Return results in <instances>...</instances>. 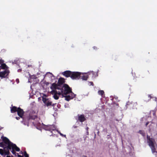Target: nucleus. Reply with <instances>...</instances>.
Returning <instances> with one entry per match:
<instances>
[{
  "label": "nucleus",
  "mask_w": 157,
  "mask_h": 157,
  "mask_svg": "<svg viewBox=\"0 0 157 157\" xmlns=\"http://www.w3.org/2000/svg\"><path fill=\"white\" fill-rule=\"evenodd\" d=\"M58 95H62L65 98V100L69 101L76 97V95L72 91V89L67 84H64V85L60 88L58 91Z\"/></svg>",
  "instance_id": "obj_1"
},
{
  "label": "nucleus",
  "mask_w": 157,
  "mask_h": 157,
  "mask_svg": "<svg viewBox=\"0 0 157 157\" xmlns=\"http://www.w3.org/2000/svg\"><path fill=\"white\" fill-rule=\"evenodd\" d=\"M1 138L2 139L3 143L7 145L6 148L9 149L10 150H12L11 151L13 154L16 153L15 151H20V148L15 144L11 142L7 137L2 136Z\"/></svg>",
  "instance_id": "obj_2"
},
{
  "label": "nucleus",
  "mask_w": 157,
  "mask_h": 157,
  "mask_svg": "<svg viewBox=\"0 0 157 157\" xmlns=\"http://www.w3.org/2000/svg\"><path fill=\"white\" fill-rule=\"evenodd\" d=\"M147 138L148 145L150 147L152 153L156 152L155 144L156 143L154 139L150 137V136L147 135Z\"/></svg>",
  "instance_id": "obj_3"
},
{
  "label": "nucleus",
  "mask_w": 157,
  "mask_h": 157,
  "mask_svg": "<svg viewBox=\"0 0 157 157\" xmlns=\"http://www.w3.org/2000/svg\"><path fill=\"white\" fill-rule=\"evenodd\" d=\"M71 78L72 79H79L80 78V72H72Z\"/></svg>",
  "instance_id": "obj_4"
},
{
  "label": "nucleus",
  "mask_w": 157,
  "mask_h": 157,
  "mask_svg": "<svg viewBox=\"0 0 157 157\" xmlns=\"http://www.w3.org/2000/svg\"><path fill=\"white\" fill-rule=\"evenodd\" d=\"M9 150V149L6 147L4 148V149H0V154L4 156L9 155L10 153Z\"/></svg>",
  "instance_id": "obj_5"
},
{
  "label": "nucleus",
  "mask_w": 157,
  "mask_h": 157,
  "mask_svg": "<svg viewBox=\"0 0 157 157\" xmlns=\"http://www.w3.org/2000/svg\"><path fill=\"white\" fill-rule=\"evenodd\" d=\"M75 119L77 121H80L82 122L86 120L84 114H78L77 116L76 117Z\"/></svg>",
  "instance_id": "obj_6"
},
{
  "label": "nucleus",
  "mask_w": 157,
  "mask_h": 157,
  "mask_svg": "<svg viewBox=\"0 0 157 157\" xmlns=\"http://www.w3.org/2000/svg\"><path fill=\"white\" fill-rule=\"evenodd\" d=\"M42 101L45 104V105L47 106L50 105L54 106V104H53L52 105V102L48 98H46L43 97L42 98Z\"/></svg>",
  "instance_id": "obj_7"
},
{
  "label": "nucleus",
  "mask_w": 157,
  "mask_h": 157,
  "mask_svg": "<svg viewBox=\"0 0 157 157\" xmlns=\"http://www.w3.org/2000/svg\"><path fill=\"white\" fill-rule=\"evenodd\" d=\"M65 79L64 78H59L58 80L57 84L59 86V88H61V87L63 86L64 84Z\"/></svg>",
  "instance_id": "obj_8"
},
{
  "label": "nucleus",
  "mask_w": 157,
  "mask_h": 157,
  "mask_svg": "<svg viewBox=\"0 0 157 157\" xmlns=\"http://www.w3.org/2000/svg\"><path fill=\"white\" fill-rule=\"evenodd\" d=\"M45 128L46 130L50 131L51 132H52V131H54L56 129V127L55 125H51L47 126Z\"/></svg>",
  "instance_id": "obj_9"
},
{
  "label": "nucleus",
  "mask_w": 157,
  "mask_h": 157,
  "mask_svg": "<svg viewBox=\"0 0 157 157\" xmlns=\"http://www.w3.org/2000/svg\"><path fill=\"white\" fill-rule=\"evenodd\" d=\"M51 93L52 95H53V98L56 100H57L59 99V97L58 95V92L56 90H52L51 92Z\"/></svg>",
  "instance_id": "obj_10"
},
{
  "label": "nucleus",
  "mask_w": 157,
  "mask_h": 157,
  "mask_svg": "<svg viewBox=\"0 0 157 157\" xmlns=\"http://www.w3.org/2000/svg\"><path fill=\"white\" fill-rule=\"evenodd\" d=\"M24 113L23 109H21L20 107L18 108V110L17 111V115L21 118H23Z\"/></svg>",
  "instance_id": "obj_11"
},
{
  "label": "nucleus",
  "mask_w": 157,
  "mask_h": 157,
  "mask_svg": "<svg viewBox=\"0 0 157 157\" xmlns=\"http://www.w3.org/2000/svg\"><path fill=\"white\" fill-rule=\"evenodd\" d=\"M72 72L70 71H66L62 73V75L65 76L66 77L68 78L70 77L71 78Z\"/></svg>",
  "instance_id": "obj_12"
},
{
  "label": "nucleus",
  "mask_w": 157,
  "mask_h": 157,
  "mask_svg": "<svg viewBox=\"0 0 157 157\" xmlns=\"http://www.w3.org/2000/svg\"><path fill=\"white\" fill-rule=\"evenodd\" d=\"M58 85L57 84H56L55 83H54L52 84V86L50 87V88L52 90H55L57 89L59 90L60 89V88L58 87Z\"/></svg>",
  "instance_id": "obj_13"
},
{
  "label": "nucleus",
  "mask_w": 157,
  "mask_h": 157,
  "mask_svg": "<svg viewBox=\"0 0 157 157\" xmlns=\"http://www.w3.org/2000/svg\"><path fill=\"white\" fill-rule=\"evenodd\" d=\"M80 79H82V80H86L88 78V76L86 74H84L80 73Z\"/></svg>",
  "instance_id": "obj_14"
},
{
  "label": "nucleus",
  "mask_w": 157,
  "mask_h": 157,
  "mask_svg": "<svg viewBox=\"0 0 157 157\" xmlns=\"http://www.w3.org/2000/svg\"><path fill=\"white\" fill-rule=\"evenodd\" d=\"M8 71L6 70L0 72V77L5 78L7 75H8Z\"/></svg>",
  "instance_id": "obj_15"
},
{
  "label": "nucleus",
  "mask_w": 157,
  "mask_h": 157,
  "mask_svg": "<svg viewBox=\"0 0 157 157\" xmlns=\"http://www.w3.org/2000/svg\"><path fill=\"white\" fill-rule=\"evenodd\" d=\"M11 112L12 113H14L16 112H17L18 110V108L15 106H13L10 108Z\"/></svg>",
  "instance_id": "obj_16"
},
{
  "label": "nucleus",
  "mask_w": 157,
  "mask_h": 157,
  "mask_svg": "<svg viewBox=\"0 0 157 157\" xmlns=\"http://www.w3.org/2000/svg\"><path fill=\"white\" fill-rule=\"evenodd\" d=\"M37 117L36 115H30L28 117L27 119L29 120L30 119L34 120L37 118Z\"/></svg>",
  "instance_id": "obj_17"
},
{
  "label": "nucleus",
  "mask_w": 157,
  "mask_h": 157,
  "mask_svg": "<svg viewBox=\"0 0 157 157\" xmlns=\"http://www.w3.org/2000/svg\"><path fill=\"white\" fill-rule=\"evenodd\" d=\"M0 67H1L2 69H5L7 68V66L5 63H3L2 64Z\"/></svg>",
  "instance_id": "obj_18"
},
{
  "label": "nucleus",
  "mask_w": 157,
  "mask_h": 157,
  "mask_svg": "<svg viewBox=\"0 0 157 157\" xmlns=\"http://www.w3.org/2000/svg\"><path fill=\"white\" fill-rule=\"evenodd\" d=\"M98 94L99 95H101V96L104 94V92L103 90H99L98 92Z\"/></svg>",
  "instance_id": "obj_19"
},
{
  "label": "nucleus",
  "mask_w": 157,
  "mask_h": 157,
  "mask_svg": "<svg viewBox=\"0 0 157 157\" xmlns=\"http://www.w3.org/2000/svg\"><path fill=\"white\" fill-rule=\"evenodd\" d=\"M138 132L140 134H141L143 136H145V133L144 132V131H143L142 130H139V131Z\"/></svg>",
  "instance_id": "obj_20"
},
{
  "label": "nucleus",
  "mask_w": 157,
  "mask_h": 157,
  "mask_svg": "<svg viewBox=\"0 0 157 157\" xmlns=\"http://www.w3.org/2000/svg\"><path fill=\"white\" fill-rule=\"evenodd\" d=\"M5 145L3 142L0 143V147H2L4 148L5 147Z\"/></svg>",
  "instance_id": "obj_21"
},
{
  "label": "nucleus",
  "mask_w": 157,
  "mask_h": 157,
  "mask_svg": "<svg viewBox=\"0 0 157 157\" xmlns=\"http://www.w3.org/2000/svg\"><path fill=\"white\" fill-rule=\"evenodd\" d=\"M24 155L25 157H29V155L25 151L24 152Z\"/></svg>",
  "instance_id": "obj_22"
},
{
  "label": "nucleus",
  "mask_w": 157,
  "mask_h": 157,
  "mask_svg": "<svg viewBox=\"0 0 157 157\" xmlns=\"http://www.w3.org/2000/svg\"><path fill=\"white\" fill-rule=\"evenodd\" d=\"M50 74V77H54V76L52 74V73H50V72L47 73L46 74V75H48V74Z\"/></svg>",
  "instance_id": "obj_23"
},
{
  "label": "nucleus",
  "mask_w": 157,
  "mask_h": 157,
  "mask_svg": "<svg viewBox=\"0 0 157 157\" xmlns=\"http://www.w3.org/2000/svg\"><path fill=\"white\" fill-rule=\"evenodd\" d=\"M15 155V156H17V155L18 157H23V156L21 155L18 154V153H16L15 154H13Z\"/></svg>",
  "instance_id": "obj_24"
},
{
  "label": "nucleus",
  "mask_w": 157,
  "mask_h": 157,
  "mask_svg": "<svg viewBox=\"0 0 157 157\" xmlns=\"http://www.w3.org/2000/svg\"><path fill=\"white\" fill-rule=\"evenodd\" d=\"M148 98H149L148 100H150L151 98H153V97L150 95H148Z\"/></svg>",
  "instance_id": "obj_25"
},
{
  "label": "nucleus",
  "mask_w": 157,
  "mask_h": 157,
  "mask_svg": "<svg viewBox=\"0 0 157 157\" xmlns=\"http://www.w3.org/2000/svg\"><path fill=\"white\" fill-rule=\"evenodd\" d=\"M4 61L2 59H0V65H1L3 63Z\"/></svg>",
  "instance_id": "obj_26"
},
{
  "label": "nucleus",
  "mask_w": 157,
  "mask_h": 157,
  "mask_svg": "<svg viewBox=\"0 0 157 157\" xmlns=\"http://www.w3.org/2000/svg\"><path fill=\"white\" fill-rule=\"evenodd\" d=\"M58 132L59 133L60 135V136H64L65 137L66 135H63V134L61 133H60L59 132V131H58Z\"/></svg>",
  "instance_id": "obj_27"
},
{
  "label": "nucleus",
  "mask_w": 157,
  "mask_h": 157,
  "mask_svg": "<svg viewBox=\"0 0 157 157\" xmlns=\"http://www.w3.org/2000/svg\"><path fill=\"white\" fill-rule=\"evenodd\" d=\"M32 78H33L34 79H36V76H32Z\"/></svg>",
  "instance_id": "obj_28"
},
{
  "label": "nucleus",
  "mask_w": 157,
  "mask_h": 157,
  "mask_svg": "<svg viewBox=\"0 0 157 157\" xmlns=\"http://www.w3.org/2000/svg\"><path fill=\"white\" fill-rule=\"evenodd\" d=\"M149 123V122L148 121L145 124V126L146 127H147V125H148Z\"/></svg>",
  "instance_id": "obj_29"
},
{
  "label": "nucleus",
  "mask_w": 157,
  "mask_h": 157,
  "mask_svg": "<svg viewBox=\"0 0 157 157\" xmlns=\"http://www.w3.org/2000/svg\"><path fill=\"white\" fill-rule=\"evenodd\" d=\"M93 48L94 49H97V48L96 46L93 47Z\"/></svg>",
  "instance_id": "obj_30"
},
{
  "label": "nucleus",
  "mask_w": 157,
  "mask_h": 157,
  "mask_svg": "<svg viewBox=\"0 0 157 157\" xmlns=\"http://www.w3.org/2000/svg\"><path fill=\"white\" fill-rule=\"evenodd\" d=\"M90 83L91 85H92V86L94 85V83L93 82H90Z\"/></svg>",
  "instance_id": "obj_31"
},
{
  "label": "nucleus",
  "mask_w": 157,
  "mask_h": 157,
  "mask_svg": "<svg viewBox=\"0 0 157 157\" xmlns=\"http://www.w3.org/2000/svg\"><path fill=\"white\" fill-rule=\"evenodd\" d=\"M20 117H16V119L17 120H19L20 119Z\"/></svg>",
  "instance_id": "obj_32"
},
{
  "label": "nucleus",
  "mask_w": 157,
  "mask_h": 157,
  "mask_svg": "<svg viewBox=\"0 0 157 157\" xmlns=\"http://www.w3.org/2000/svg\"><path fill=\"white\" fill-rule=\"evenodd\" d=\"M89 128L88 127H87L86 128V130L87 131H88V129H89Z\"/></svg>",
  "instance_id": "obj_33"
},
{
  "label": "nucleus",
  "mask_w": 157,
  "mask_h": 157,
  "mask_svg": "<svg viewBox=\"0 0 157 157\" xmlns=\"http://www.w3.org/2000/svg\"><path fill=\"white\" fill-rule=\"evenodd\" d=\"M86 133H87V135H88V134H89V132H88V131H87Z\"/></svg>",
  "instance_id": "obj_34"
},
{
  "label": "nucleus",
  "mask_w": 157,
  "mask_h": 157,
  "mask_svg": "<svg viewBox=\"0 0 157 157\" xmlns=\"http://www.w3.org/2000/svg\"><path fill=\"white\" fill-rule=\"evenodd\" d=\"M6 157H11L10 156L7 155V156Z\"/></svg>",
  "instance_id": "obj_35"
},
{
  "label": "nucleus",
  "mask_w": 157,
  "mask_h": 157,
  "mask_svg": "<svg viewBox=\"0 0 157 157\" xmlns=\"http://www.w3.org/2000/svg\"><path fill=\"white\" fill-rule=\"evenodd\" d=\"M83 157H87L86 156H85V155H83Z\"/></svg>",
  "instance_id": "obj_36"
}]
</instances>
